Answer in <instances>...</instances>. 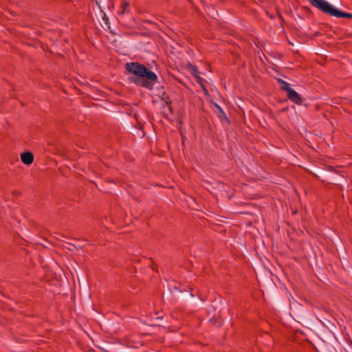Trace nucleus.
I'll use <instances>...</instances> for the list:
<instances>
[{"label": "nucleus", "mask_w": 352, "mask_h": 352, "mask_svg": "<svg viewBox=\"0 0 352 352\" xmlns=\"http://www.w3.org/2000/svg\"><path fill=\"white\" fill-rule=\"evenodd\" d=\"M125 68L129 73L138 76L131 78V81L138 86L151 90L157 82V75L144 65L132 62L126 63Z\"/></svg>", "instance_id": "obj_1"}, {"label": "nucleus", "mask_w": 352, "mask_h": 352, "mask_svg": "<svg viewBox=\"0 0 352 352\" xmlns=\"http://www.w3.org/2000/svg\"><path fill=\"white\" fill-rule=\"evenodd\" d=\"M318 9L322 12L333 16L341 18H352V14L344 12L335 8L331 4L324 0L321 4H319Z\"/></svg>", "instance_id": "obj_2"}, {"label": "nucleus", "mask_w": 352, "mask_h": 352, "mask_svg": "<svg viewBox=\"0 0 352 352\" xmlns=\"http://www.w3.org/2000/svg\"><path fill=\"white\" fill-rule=\"evenodd\" d=\"M287 97L291 102L297 105H300L302 103L300 96L292 88L287 92Z\"/></svg>", "instance_id": "obj_3"}, {"label": "nucleus", "mask_w": 352, "mask_h": 352, "mask_svg": "<svg viewBox=\"0 0 352 352\" xmlns=\"http://www.w3.org/2000/svg\"><path fill=\"white\" fill-rule=\"evenodd\" d=\"M21 160L24 164L30 165L34 160V155L30 152L23 153L21 155Z\"/></svg>", "instance_id": "obj_4"}, {"label": "nucleus", "mask_w": 352, "mask_h": 352, "mask_svg": "<svg viewBox=\"0 0 352 352\" xmlns=\"http://www.w3.org/2000/svg\"><path fill=\"white\" fill-rule=\"evenodd\" d=\"M186 68L195 78H196L197 76L199 75V72L196 65H194L188 63L186 65Z\"/></svg>", "instance_id": "obj_5"}, {"label": "nucleus", "mask_w": 352, "mask_h": 352, "mask_svg": "<svg viewBox=\"0 0 352 352\" xmlns=\"http://www.w3.org/2000/svg\"><path fill=\"white\" fill-rule=\"evenodd\" d=\"M278 82L280 85V89L283 91H285L286 93L292 89V87H290V85L287 82H286L280 78L278 79Z\"/></svg>", "instance_id": "obj_6"}, {"label": "nucleus", "mask_w": 352, "mask_h": 352, "mask_svg": "<svg viewBox=\"0 0 352 352\" xmlns=\"http://www.w3.org/2000/svg\"><path fill=\"white\" fill-rule=\"evenodd\" d=\"M313 6L318 9L319 4H321L324 0H307Z\"/></svg>", "instance_id": "obj_7"}, {"label": "nucleus", "mask_w": 352, "mask_h": 352, "mask_svg": "<svg viewBox=\"0 0 352 352\" xmlns=\"http://www.w3.org/2000/svg\"><path fill=\"white\" fill-rule=\"evenodd\" d=\"M161 98L162 100L165 101L166 104H170V101L169 100V98L166 92H163L161 96Z\"/></svg>", "instance_id": "obj_8"}, {"label": "nucleus", "mask_w": 352, "mask_h": 352, "mask_svg": "<svg viewBox=\"0 0 352 352\" xmlns=\"http://www.w3.org/2000/svg\"><path fill=\"white\" fill-rule=\"evenodd\" d=\"M197 83L200 85V86H202V85H204V82H205V80L201 78L199 75L197 76L196 78H195Z\"/></svg>", "instance_id": "obj_9"}, {"label": "nucleus", "mask_w": 352, "mask_h": 352, "mask_svg": "<svg viewBox=\"0 0 352 352\" xmlns=\"http://www.w3.org/2000/svg\"><path fill=\"white\" fill-rule=\"evenodd\" d=\"M201 87L204 94L206 96H208V91L206 87L205 86V85H202V86H201Z\"/></svg>", "instance_id": "obj_10"}, {"label": "nucleus", "mask_w": 352, "mask_h": 352, "mask_svg": "<svg viewBox=\"0 0 352 352\" xmlns=\"http://www.w3.org/2000/svg\"><path fill=\"white\" fill-rule=\"evenodd\" d=\"M122 6L123 7V10H122V13H124V11H125V8H126V7H128V6H129V4H128L126 2H124V3L122 5Z\"/></svg>", "instance_id": "obj_11"}, {"label": "nucleus", "mask_w": 352, "mask_h": 352, "mask_svg": "<svg viewBox=\"0 0 352 352\" xmlns=\"http://www.w3.org/2000/svg\"><path fill=\"white\" fill-rule=\"evenodd\" d=\"M217 107L221 112H223V110L221 109V107H219V105H217Z\"/></svg>", "instance_id": "obj_12"}]
</instances>
